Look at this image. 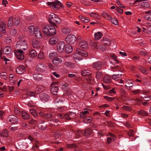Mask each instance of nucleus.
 Instances as JSON below:
<instances>
[{
  "label": "nucleus",
  "instance_id": "nucleus-1",
  "mask_svg": "<svg viewBox=\"0 0 151 151\" xmlns=\"http://www.w3.org/2000/svg\"><path fill=\"white\" fill-rule=\"evenodd\" d=\"M43 31L44 35L47 36H53L56 33L55 28L50 25L45 26L43 28Z\"/></svg>",
  "mask_w": 151,
  "mask_h": 151
},
{
  "label": "nucleus",
  "instance_id": "nucleus-2",
  "mask_svg": "<svg viewBox=\"0 0 151 151\" xmlns=\"http://www.w3.org/2000/svg\"><path fill=\"white\" fill-rule=\"evenodd\" d=\"M16 47L19 49V50H25L28 48V45L24 40H22L18 42L16 45Z\"/></svg>",
  "mask_w": 151,
  "mask_h": 151
},
{
  "label": "nucleus",
  "instance_id": "nucleus-3",
  "mask_svg": "<svg viewBox=\"0 0 151 151\" xmlns=\"http://www.w3.org/2000/svg\"><path fill=\"white\" fill-rule=\"evenodd\" d=\"M14 54L17 58L20 60H23L24 58V52L22 50H19L18 49L17 50H14Z\"/></svg>",
  "mask_w": 151,
  "mask_h": 151
},
{
  "label": "nucleus",
  "instance_id": "nucleus-4",
  "mask_svg": "<svg viewBox=\"0 0 151 151\" xmlns=\"http://www.w3.org/2000/svg\"><path fill=\"white\" fill-rule=\"evenodd\" d=\"M46 4L48 5L51 6L52 7V8L54 9H58V7L57 6V5H59L61 7L62 6V4L61 3L60 1L57 0L55 1V2H48L46 3Z\"/></svg>",
  "mask_w": 151,
  "mask_h": 151
},
{
  "label": "nucleus",
  "instance_id": "nucleus-5",
  "mask_svg": "<svg viewBox=\"0 0 151 151\" xmlns=\"http://www.w3.org/2000/svg\"><path fill=\"white\" fill-rule=\"evenodd\" d=\"M39 115L40 116L42 117L46 120L53 118L54 116V114L53 113H48L45 114L42 112H40Z\"/></svg>",
  "mask_w": 151,
  "mask_h": 151
},
{
  "label": "nucleus",
  "instance_id": "nucleus-6",
  "mask_svg": "<svg viewBox=\"0 0 151 151\" xmlns=\"http://www.w3.org/2000/svg\"><path fill=\"white\" fill-rule=\"evenodd\" d=\"M65 40L68 43H73L76 41V38L73 35H69L66 37Z\"/></svg>",
  "mask_w": 151,
  "mask_h": 151
},
{
  "label": "nucleus",
  "instance_id": "nucleus-7",
  "mask_svg": "<svg viewBox=\"0 0 151 151\" xmlns=\"http://www.w3.org/2000/svg\"><path fill=\"white\" fill-rule=\"evenodd\" d=\"M65 42L63 41H61L58 43L57 48L59 52L61 53L65 50Z\"/></svg>",
  "mask_w": 151,
  "mask_h": 151
},
{
  "label": "nucleus",
  "instance_id": "nucleus-8",
  "mask_svg": "<svg viewBox=\"0 0 151 151\" xmlns=\"http://www.w3.org/2000/svg\"><path fill=\"white\" fill-rule=\"evenodd\" d=\"M36 69L37 71L42 72L46 70V66L45 64L40 63L37 65Z\"/></svg>",
  "mask_w": 151,
  "mask_h": 151
},
{
  "label": "nucleus",
  "instance_id": "nucleus-9",
  "mask_svg": "<svg viewBox=\"0 0 151 151\" xmlns=\"http://www.w3.org/2000/svg\"><path fill=\"white\" fill-rule=\"evenodd\" d=\"M39 96L40 99L45 102L47 101L50 99V96L46 93H41L40 94Z\"/></svg>",
  "mask_w": 151,
  "mask_h": 151
},
{
  "label": "nucleus",
  "instance_id": "nucleus-10",
  "mask_svg": "<svg viewBox=\"0 0 151 151\" xmlns=\"http://www.w3.org/2000/svg\"><path fill=\"white\" fill-rule=\"evenodd\" d=\"M8 121L13 124H16L18 122L19 120L18 118L14 115H10L8 118Z\"/></svg>",
  "mask_w": 151,
  "mask_h": 151
},
{
  "label": "nucleus",
  "instance_id": "nucleus-11",
  "mask_svg": "<svg viewBox=\"0 0 151 151\" xmlns=\"http://www.w3.org/2000/svg\"><path fill=\"white\" fill-rule=\"evenodd\" d=\"M93 130L89 128L86 129L84 131V135L86 137H92L93 135Z\"/></svg>",
  "mask_w": 151,
  "mask_h": 151
},
{
  "label": "nucleus",
  "instance_id": "nucleus-12",
  "mask_svg": "<svg viewBox=\"0 0 151 151\" xmlns=\"http://www.w3.org/2000/svg\"><path fill=\"white\" fill-rule=\"evenodd\" d=\"M25 71V68L23 65H19L16 70V72L19 74H22Z\"/></svg>",
  "mask_w": 151,
  "mask_h": 151
},
{
  "label": "nucleus",
  "instance_id": "nucleus-13",
  "mask_svg": "<svg viewBox=\"0 0 151 151\" xmlns=\"http://www.w3.org/2000/svg\"><path fill=\"white\" fill-rule=\"evenodd\" d=\"M67 147L68 148H74V151H82L79 148L78 146L74 144H68Z\"/></svg>",
  "mask_w": 151,
  "mask_h": 151
},
{
  "label": "nucleus",
  "instance_id": "nucleus-14",
  "mask_svg": "<svg viewBox=\"0 0 151 151\" xmlns=\"http://www.w3.org/2000/svg\"><path fill=\"white\" fill-rule=\"evenodd\" d=\"M77 52L79 55H81V56L86 57L88 55L87 52L83 51L80 48H78L76 49Z\"/></svg>",
  "mask_w": 151,
  "mask_h": 151
},
{
  "label": "nucleus",
  "instance_id": "nucleus-15",
  "mask_svg": "<svg viewBox=\"0 0 151 151\" xmlns=\"http://www.w3.org/2000/svg\"><path fill=\"white\" fill-rule=\"evenodd\" d=\"M102 64L101 62H97L93 63V66L97 70L100 69L102 68Z\"/></svg>",
  "mask_w": 151,
  "mask_h": 151
},
{
  "label": "nucleus",
  "instance_id": "nucleus-16",
  "mask_svg": "<svg viewBox=\"0 0 151 151\" xmlns=\"http://www.w3.org/2000/svg\"><path fill=\"white\" fill-rule=\"evenodd\" d=\"M3 52L4 54L8 55L12 52V49L9 46H6L4 48Z\"/></svg>",
  "mask_w": 151,
  "mask_h": 151
},
{
  "label": "nucleus",
  "instance_id": "nucleus-17",
  "mask_svg": "<svg viewBox=\"0 0 151 151\" xmlns=\"http://www.w3.org/2000/svg\"><path fill=\"white\" fill-rule=\"evenodd\" d=\"M33 76L34 80L38 81L41 80L42 78V75L40 73H36Z\"/></svg>",
  "mask_w": 151,
  "mask_h": 151
},
{
  "label": "nucleus",
  "instance_id": "nucleus-18",
  "mask_svg": "<svg viewBox=\"0 0 151 151\" xmlns=\"http://www.w3.org/2000/svg\"><path fill=\"white\" fill-rule=\"evenodd\" d=\"M62 61V59L60 58L55 57L52 60V62L54 65H57L61 63Z\"/></svg>",
  "mask_w": 151,
  "mask_h": 151
},
{
  "label": "nucleus",
  "instance_id": "nucleus-19",
  "mask_svg": "<svg viewBox=\"0 0 151 151\" xmlns=\"http://www.w3.org/2000/svg\"><path fill=\"white\" fill-rule=\"evenodd\" d=\"M28 139L30 140L32 142L34 141L36 143L35 145H34L32 147L33 149L35 150V148L36 147L37 148H38V142L37 140L32 138L30 135H29L28 137Z\"/></svg>",
  "mask_w": 151,
  "mask_h": 151
},
{
  "label": "nucleus",
  "instance_id": "nucleus-20",
  "mask_svg": "<svg viewBox=\"0 0 151 151\" xmlns=\"http://www.w3.org/2000/svg\"><path fill=\"white\" fill-rule=\"evenodd\" d=\"M58 91V88L57 86H54L52 87L51 89V93L54 95V96H57V93Z\"/></svg>",
  "mask_w": 151,
  "mask_h": 151
},
{
  "label": "nucleus",
  "instance_id": "nucleus-21",
  "mask_svg": "<svg viewBox=\"0 0 151 151\" xmlns=\"http://www.w3.org/2000/svg\"><path fill=\"white\" fill-rule=\"evenodd\" d=\"M35 35L36 37L37 38H40L42 37L41 32L38 29H35L34 31Z\"/></svg>",
  "mask_w": 151,
  "mask_h": 151
},
{
  "label": "nucleus",
  "instance_id": "nucleus-22",
  "mask_svg": "<svg viewBox=\"0 0 151 151\" xmlns=\"http://www.w3.org/2000/svg\"><path fill=\"white\" fill-rule=\"evenodd\" d=\"M65 50L68 53H70L72 52L73 50V49L71 45H67L65 46Z\"/></svg>",
  "mask_w": 151,
  "mask_h": 151
},
{
  "label": "nucleus",
  "instance_id": "nucleus-23",
  "mask_svg": "<svg viewBox=\"0 0 151 151\" xmlns=\"http://www.w3.org/2000/svg\"><path fill=\"white\" fill-rule=\"evenodd\" d=\"M6 25L4 23H1L0 22V32L3 33L5 32V28Z\"/></svg>",
  "mask_w": 151,
  "mask_h": 151
},
{
  "label": "nucleus",
  "instance_id": "nucleus-24",
  "mask_svg": "<svg viewBox=\"0 0 151 151\" xmlns=\"http://www.w3.org/2000/svg\"><path fill=\"white\" fill-rule=\"evenodd\" d=\"M53 98L55 100V103H61L63 102V101L61 99V97L58 96V95L54 96V97H53Z\"/></svg>",
  "mask_w": 151,
  "mask_h": 151
},
{
  "label": "nucleus",
  "instance_id": "nucleus-25",
  "mask_svg": "<svg viewBox=\"0 0 151 151\" xmlns=\"http://www.w3.org/2000/svg\"><path fill=\"white\" fill-rule=\"evenodd\" d=\"M79 45L82 48H86L88 46L86 42L83 40L80 42Z\"/></svg>",
  "mask_w": 151,
  "mask_h": 151
},
{
  "label": "nucleus",
  "instance_id": "nucleus-26",
  "mask_svg": "<svg viewBox=\"0 0 151 151\" xmlns=\"http://www.w3.org/2000/svg\"><path fill=\"white\" fill-rule=\"evenodd\" d=\"M103 81L105 83H110L111 82V78L108 76H106L103 78Z\"/></svg>",
  "mask_w": 151,
  "mask_h": 151
},
{
  "label": "nucleus",
  "instance_id": "nucleus-27",
  "mask_svg": "<svg viewBox=\"0 0 151 151\" xmlns=\"http://www.w3.org/2000/svg\"><path fill=\"white\" fill-rule=\"evenodd\" d=\"M13 17H10L9 18L8 22V26L9 29L11 28L13 25Z\"/></svg>",
  "mask_w": 151,
  "mask_h": 151
},
{
  "label": "nucleus",
  "instance_id": "nucleus-28",
  "mask_svg": "<svg viewBox=\"0 0 151 151\" xmlns=\"http://www.w3.org/2000/svg\"><path fill=\"white\" fill-rule=\"evenodd\" d=\"M58 41L57 37H55L51 38L49 40V43L50 44L53 45L56 44Z\"/></svg>",
  "mask_w": 151,
  "mask_h": 151
},
{
  "label": "nucleus",
  "instance_id": "nucleus-29",
  "mask_svg": "<svg viewBox=\"0 0 151 151\" xmlns=\"http://www.w3.org/2000/svg\"><path fill=\"white\" fill-rule=\"evenodd\" d=\"M55 16L56 15L53 13H52L49 15V21L50 23L54 22V19Z\"/></svg>",
  "mask_w": 151,
  "mask_h": 151
},
{
  "label": "nucleus",
  "instance_id": "nucleus-30",
  "mask_svg": "<svg viewBox=\"0 0 151 151\" xmlns=\"http://www.w3.org/2000/svg\"><path fill=\"white\" fill-rule=\"evenodd\" d=\"M132 92L134 94H137L140 92H141L144 94L147 93V92L146 91L141 90H134Z\"/></svg>",
  "mask_w": 151,
  "mask_h": 151
},
{
  "label": "nucleus",
  "instance_id": "nucleus-31",
  "mask_svg": "<svg viewBox=\"0 0 151 151\" xmlns=\"http://www.w3.org/2000/svg\"><path fill=\"white\" fill-rule=\"evenodd\" d=\"M135 84V83H133L130 80L127 81L125 83V86L127 87H132Z\"/></svg>",
  "mask_w": 151,
  "mask_h": 151
},
{
  "label": "nucleus",
  "instance_id": "nucleus-32",
  "mask_svg": "<svg viewBox=\"0 0 151 151\" xmlns=\"http://www.w3.org/2000/svg\"><path fill=\"white\" fill-rule=\"evenodd\" d=\"M102 36V34L100 32H98L94 34V38L96 40L100 39Z\"/></svg>",
  "mask_w": 151,
  "mask_h": 151
},
{
  "label": "nucleus",
  "instance_id": "nucleus-33",
  "mask_svg": "<svg viewBox=\"0 0 151 151\" xmlns=\"http://www.w3.org/2000/svg\"><path fill=\"white\" fill-rule=\"evenodd\" d=\"M89 112L87 111H82L80 113V116L81 118H84L87 116V114H88Z\"/></svg>",
  "mask_w": 151,
  "mask_h": 151
},
{
  "label": "nucleus",
  "instance_id": "nucleus-34",
  "mask_svg": "<svg viewBox=\"0 0 151 151\" xmlns=\"http://www.w3.org/2000/svg\"><path fill=\"white\" fill-rule=\"evenodd\" d=\"M22 117L25 119H28L29 118V114L26 112H22Z\"/></svg>",
  "mask_w": 151,
  "mask_h": 151
},
{
  "label": "nucleus",
  "instance_id": "nucleus-35",
  "mask_svg": "<svg viewBox=\"0 0 151 151\" xmlns=\"http://www.w3.org/2000/svg\"><path fill=\"white\" fill-rule=\"evenodd\" d=\"M101 16L105 18H106V19L109 20H110V19H111V16L108 14L106 12H103L102 13Z\"/></svg>",
  "mask_w": 151,
  "mask_h": 151
},
{
  "label": "nucleus",
  "instance_id": "nucleus-36",
  "mask_svg": "<svg viewBox=\"0 0 151 151\" xmlns=\"http://www.w3.org/2000/svg\"><path fill=\"white\" fill-rule=\"evenodd\" d=\"M140 5L142 8H148L150 6V4L147 2L141 3L140 4Z\"/></svg>",
  "mask_w": 151,
  "mask_h": 151
},
{
  "label": "nucleus",
  "instance_id": "nucleus-37",
  "mask_svg": "<svg viewBox=\"0 0 151 151\" xmlns=\"http://www.w3.org/2000/svg\"><path fill=\"white\" fill-rule=\"evenodd\" d=\"M8 132L6 130H4L1 132L0 135L3 137H7L8 136Z\"/></svg>",
  "mask_w": 151,
  "mask_h": 151
},
{
  "label": "nucleus",
  "instance_id": "nucleus-38",
  "mask_svg": "<svg viewBox=\"0 0 151 151\" xmlns=\"http://www.w3.org/2000/svg\"><path fill=\"white\" fill-rule=\"evenodd\" d=\"M137 114L140 116H145L147 115V113L143 110H140L137 111Z\"/></svg>",
  "mask_w": 151,
  "mask_h": 151
},
{
  "label": "nucleus",
  "instance_id": "nucleus-39",
  "mask_svg": "<svg viewBox=\"0 0 151 151\" xmlns=\"http://www.w3.org/2000/svg\"><path fill=\"white\" fill-rule=\"evenodd\" d=\"M38 127L42 130H44L46 128V125L44 123H42L39 124Z\"/></svg>",
  "mask_w": 151,
  "mask_h": 151
},
{
  "label": "nucleus",
  "instance_id": "nucleus-40",
  "mask_svg": "<svg viewBox=\"0 0 151 151\" xmlns=\"http://www.w3.org/2000/svg\"><path fill=\"white\" fill-rule=\"evenodd\" d=\"M96 76L97 79H100L102 78L103 76L102 73L100 71H97L96 73Z\"/></svg>",
  "mask_w": 151,
  "mask_h": 151
},
{
  "label": "nucleus",
  "instance_id": "nucleus-41",
  "mask_svg": "<svg viewBox=\"0 0 151 151\" xmlns=\"http://www.w3.org/2000/svg\"><path fill=\"white\" fill-rule=\"evenodd\" d=\"M141 99L145 101H148L151 100V96L146 95L144 97H141Z\"/></svg>",
  "mask_w": 151,
  "mask_h": 151
},
{
  "label": "nucleus",
  "instance_id": "nucleus-42",
  "mask_svg": "<svg viewBox=\"0 0 151 151\" xmlns=\"http://www.w3.org/2000/svg\"><path fill=\"white\" fill-rule=\"evenodd\" d=\"M90 45L94 48H97L98 47V45L96 42H94L93 41H91Z\"/></svg>",
  "mask_w": 151,
  "mask_h": 151
},
{
  "label": "nucleus",
  "instance_id": "nucleus-43",
  "mask_svg": "<svg viewBox=\"0 0 151 151\" xmlns=\"http://www.w3.org/2000/svg\"><path fill=\"white\" fill-rule=\"evenodd\" d=\"M81 73L83 76H91V74L90 73L85 70L82 71Z\"/></svg>",
  "mask_w": 151,
  "mask_h": 151
},
{
  "label": "nucleus",
  "instance_id": "nucleus-44",
  "mask_svg": "<svg viewBox=\"0 0 151 151\" xmlns=\"http://www.w3.org/2000/svg\"><path fill=\"white\" fill-rule=\"evenodd\" d=\"M29 55H30L31 57H35L37 56V53L35 50H32L29 51Z\"/></svg>",
  "mask_w": 151,
  "mask_h": 151
},
{
  "label": "nucleus",
  "instance_id": "nucleus-45",
  "mask_svg": "<svg viewBox=\"0 0 151 151\" xmlns=\"http://www.w3.org/2000/svg\"><path fill=\"white\" fill-rule=\"evenodd\" d=\"M28 31L29 32L32 34L34 33L35 30L33 25H31L29 27Z\"/></svg>",
  "mask_w": 151,
  "mask_h": 151
},
{
  "label": "nucleus",
  "instance_id": "nucleus-46",
  "mask_svg": "<svg viewBox=\"0 0 151 151\" xmlns=\"http://www.w3.org/2000/svg\"><path fill=\"white\" fill-rule=\"evenodd\" d=\"M70 29L68 28H65L62 30V32L63 34H66L70 33Z\"/></svg>",
  "mask_w": 151,
  "mask_h": 151
},
{
  "label": "nucleus",
  "instance_id": "nucleus-47",
  "mask_svg": "<svg viewBox=\"0 0 151 151\" xmlns=\"http://www.w3.org/2000/svg\"><path fill=\"white\" fill-rule=\"evenodd\" d=\"M110 56L111 57L114 59L116 61L117 63H118L119 62V61L117 59V57L114 54H110Z\"/></svg>",
  "mask_w": 151,
  "mask_h": 151
},
{
  "label": "nucleus",
  "instance_id": "nucleus-48",
  "mask_svg": "<svg viewBox=\"0 0 151 151\" xmlns=\"http://www.w3.org/2000/svg\"><path fill=\"white\" fill-rule=\"evenodd\" d=\"M32 44L34 47H36L39 45L38 41L35 40H33L32 41Z\"/></svg>",
  "mask_w": 151,
  "mask_h": 151
},
{
  "label": "nucleus",
  "instance_id": "nucleus-49",
  "mask_svg": "<svg viewBox=\"0 0 151 151\" xmlns=\"http://www.w3.org/2000/svg\"><path fill=\"white\" fill-rule=\"evenodd\" d=\"M43 90V89L41 88V86H38L35 90V93H36L38 94V93L37 92L42 91Z\"/></svg>",
  "mask_w": 151,
  "mask_h": 151
},
{
  "label": "nucleus",
  "instance_id": "nucleus-50",
  "mask_svg": "<svg viewBox=\"0 0 151 151\" xmlns=\"http://www.w3.org/2000/svg\"><path fill=\"white\" fill-rule=\"evenodd\" d=\"M139 71L142 72V73L147 74V72L145 69L141 66H140L139 68Z\"/></svg>",
  "mask_w": 151,
  "mask_h": 151
},
{
  "label": "nucleus",
  "instance_id": "nucleus-51",
  "mask_svg": "<svg viewBox=\"0 0 151 151\" xmlns=\"http://www.w3.org/2000/svg\"><path fill=\"white\" fill-rule=\"evenodd\" d=\"M110 20L111 22L114 24L116 25L118 23V20L117 19L114 18H111Z\"/></svg>",
  "mask_w": 151,
  "mask_h": 151
},
{
  "label": "nucleus",
  "instance_id": "nucleus-52",
  "mask_svg": "<svg viewBox=\"0 0 151 151\" xmlns=\"http://www.w3.org/2000/svg\"><path fill=\"white\" fill-rule=\"evenodd\" d=\"M54 21H55L58 23H60L61 22V20L60 17L56 15L55 17Z\"/></svg>",
  "mask_w": 151,
  "mask_h": 151
},
{
  "label": "nucleus",
  "instance_id": "nucleus-53",
  "mask_svg": "<svg viewBox=\"0 0 151 151\" xmlns=\"http://www.w3.org/2000/svg\"><path fill=\"white\" fill-rule=\"evenodd\" d=\"M81 20L82 22L84 23H86L88 22L89 19L87 17H84L82 16L81 17Z\"/></svg>",
  "mask_w": 151,
  "mask_h": 151
},
{
  "label": "nucleus",
  "instance_id": "nucleus-54",
  "mask_svg": "<svg viewBox=\"0 0 151 151\" xmlns=\"http://www.w3.org/2000/svg\"><path fill=\"white\" fill-rule=\"evenodd\" d=\"M38 58L40 59H43L44 58V55L43 52H40L38 55Z\"/></svg>",
  "mask_w": 151,
  "mask_h": 151
},
{
  "label": "nucleus",
  "instance_id": "nucleus-55",
  "mask_svg": "<svg viewBox=\"0 0 151 151\" xmlns=\"http://www.w3.org/2000/svg\"><path fill=\"white\" fill-rule=\"evenodd\" d=\"M90 15L91 17H94L95 18H97L98 19L99 18V14L94 12H92L90 13Z\"/></svg>",
  "mask_w": 151,
  "mask_h": 151
},
{
  "label": "nucleus",
  "instance_id": "nucleus-56",
  "mask_svg": "<svg viewBox=\"0 0 151 151\" xmlns=\"http://www.w3.org/2000/svg\"><path fill=\"white\" fill-rule=\"evenodd\" d=\"M103 41L104 42L107 41L108 42H104V44H106L108 45H109L111 44V42L109 39L107 38H105L103 39Z\"/></svg>",
  "mask_w": 151,
  "mask_h": 151
},
{
  "label": "nucleus",
  "instance_id": "nucleus-57",
  "mask_svg": "<svg viewBox=\"0 0 151 151\" xmlns=\"http://www.w3.org/2000/svg\"><path fill=\"white\" fill-rule=\"evenodd\" d=\"M30 111L34 116L36 117L37 116V113L35 110L32 109L30 110Z\"/></svg>",
  "mask_w": 151,
  "mask_h": 151
},
{
  "label": "nucleus",
  "instance_id": "nucleus-58",
  "mask_svg": "<svg viewBox=\"0 0 151 151\" xmlns=\"http://www.w3.org/2000/svg\"><path fill=\"white\" fill-rule=\"evenodd\" d=\"M122 108L125 110L130 111L132 110V108L130 107L124 106L122 107Z\"/></svg>",
  "mask_w": 151,
  "mask_h": 151
},
{
  "label": "nucleus",
  "instance_id": "nucleus-59",
  "mask_svg": "<svg viewBox=\"0 0 151 151\" xmlns=\"http://www.w3.org/2000/svg\"><path fill=\"white\" fill-rule=\"evenodd\" d=\"M104 98L105 99H106L107 101H112L114 99V97H110L107 96H104Z\"/></svg>",
  "mask_w": 151,
  "mask_h": 151
},
{
  "label": "nucleus",
  "instance_id": "nucleus-60",
  "mask_svg": "<svg viewBox=\"0 0 151 151\" xmlns=\"http://www.w3.org/2000/svg\"><path fill=\"white\" fill-rule=\"evenodd\" d=\"M26 94L27 95L31 97L34 96L35 95V94L34 92H31L30 91L27 92L26 93Z\"/></svg>",
  "mask_w": 151,
  "mask_h": 151
},
{
  "label": "nucleus",
  "instance_id": "nucleus-61",
  "mask_svg": "<svg viewBox=\"0 0 151 151\" xmlns=\"http://www.w3.org/2000/svg\"><path fill=\"white\" fill-rule=\"evenodd\" d=\"M0 75L2 78L4 79L6 78L7 77V74L5 72H2L0 73Z\"/></svg>",
  "mask_w": 151,
  "mask_h": 151
},
{
  "label": "nucleus",
  "instance_id": "nucleus-62",
  "mask_svg": "<svg viewBox=\"0 0 151 151\" xmlns=\"http://www.w3.org/2000/svg\"><path fill=\"white\" fill-rule=\"evenodd\" d=\"M134 132L133 130L130 129L128 131L127 134L129 136H133Z\"/></svg>",
  "mask_w": 151,
  "mask_h": 151
},
{
  "label": "nucleus",
  "instance_id": "nucleus-63",
  "mask_svg": "<svg viewBox=\"0 0 151 151\" xmlns=\"http://www.w3.org/2000/svg\"><path fill=\"white\" fill-rule=\"evenodd\" d=\"M15 21L14 22V25L15 26H17L19 23L20 21V19L19 18H15Z\"/></svg>",
  "mask_w": 151,
  "mask_h": 151
},
{
  "label": "nucleus",
  "instance_id": "nucleus-64",
  "mask_svg": "<svg viewBox=\"0 0 151 151\" xmlns=\"http://www.w3.org/2000/svg\"><path fill=\"white\" fill-rule=\"evenodd\" d=\"M83 134V132L82 131H78L76 133L77 137H78L82 136Z\"/></svg>",
  "mask_w": 151,
  "mask_h": 151
}]
</instances>
